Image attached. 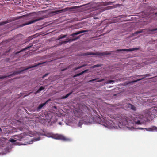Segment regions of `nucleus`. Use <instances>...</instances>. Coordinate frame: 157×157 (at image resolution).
Masks as SVG:
<instances>
[{"mask_svg": "<svg viewBox=\"0 0 157 157\" xmlns=\"http://www.w3.org/2000/svg\"><path fill=\"white\" fill-rule=\"evenodd\" d=\"M124 51H128V49H117L116 51H111L110 52L105 51L101 53L98 52H96L94 53L88 52L86 53L85 55H92L103 56L104 55H108L111 54L113 52L118 53L119 52H120Z\"/></svg>", "mask_w": 157, "mask_h": 157, "instance_id": "nucleus-1", "label": "nucleus"}, {"mask_svg": "<svg viewBox=\"0 0 157 157\" xmlns=\"http://www.w3.org/2000/svg\"><path fill=\"white\" fill-rule=\"evenodd\" d=\"M48 135H49L47 136V137H51L55 139L60 140L66 142H69L71 141L70 138H67L62 135L58 134H54L51 133H48Z\"/></svg>", "mask_w": 157, "mask_h": 157, "instance_id": "nucleus-2", "label": "nucleus"}, {"mask_svg": "<svg viewBox=\"0 0 157 157\" xmlns=\"http://www.w3.org/2000/svg\"><path fill=\"white\" fill-rule=\"evenodd\" d=\"M44 63V62H43L42 63H39L38 64H36V65H35L34 66H32L29 67H28V68L25 69H24L23 70H22L21 71H19V70L17 71H15L14 72V73L13 74H11L8 76H2V77H0V79L4 78H5L7 77H11V76H12L13 75H17V74L20 73H21V72H22L24 70H26L29 69L31 68H32L33 67H34L36 66H38Z\"/></svg>", "mask_w": 157, "mask_h": 157, "instance_id": "nucleus-3", "label": "nucleus"}, {"mask_svg": "<svg viewBox=\"0 0 157 157\" xmlns=\"http://www.w3.org/2000/svg\"><path fill=\"white\" fill-rule=\"evenodd\" d=\"M36 14L35 13H31L28 15H24L22 16H18L16 17L15 20H17L18 19H19L20 18H24L25 17V19H28L31 18H35V17H32V16H34Z\"/></svg>", "mask_w": 157, "mask_h": 157, "instance_id": "nucleus-4", "label": "nucleus"}, {"mask_svg": "<svg viewBox=\"0 0 157 157\" xmlns=\"http://www.w3.org/2000/svg\"><path fill=\"white\" fill-rule=\"evenodd\" d=\"M116 1L109 2H99L97 3H94V6H106L107 5L112 4L113 3H115Z\"/></svg>", "mask_w": 157, "mask_h": 157, "instance_id": "nucleus-5", "label": "nucleus"}, {"mask_svg": "<svg viewBox=\"0 0 157 157\" xmlns=\"http://www.w3.org/2000/svg\"><path fill=\"white\" fill-rule=\"evenodd\" d=\"M43 17H40L39 18H37V19H36L35 20H32V21H29V22H27V23H24V24H22L20 26H19V27H23L24 26H25V25H29V24H31L32 23H34V22H36L38 21H40V20H41L42 19H43Z\"/></svg>", "mask_w": 157, "mask_h": 157, "instance_id": "nucleus-6", "label": "nucleus"}, {"mask_svg": "<svg viewBox=\"0 0 157 157\" xmlns=\"http://www.w3.org/2000/svg\"><path fill=\"white\" fill-rule=\"evenodd\" d=\"M150 76V75H149V74H145V75H138L137 76L141 77V76H144V77H143L142 78H139V79H138L137 80L132 81L131 82H128V85L130 83H131L135 82H137L138 81H140L141 80L143 79L146 77H148V76Z\"/></svg>", "mask_w": 157, "mask_h": 157, "instance_id": "nucleus-7", "label": "nucleus"}, {"mask_svg": "<svg viewBox=\"0 0 157 157\" xmlns=\"http://www.w3.org/2000/svg\"><path fill=\"white\" fill-rule=\"evenodd\" d=\"M82 35H80L77 37L73 38H72V39H67L65 41H63L61 43V44H65L67 42H69V41H74L75 40H76L79 39L81 37V36Z\"/></svg>", "mask_w": 157, "mask_h": 157, "instance_id": "nucleus-8", "label": "nucleus"}, {"mask_svg": "<svg viewBox=\"0 0 157 157\" xmlns=\"http://www.w3.org/2000/svg\"><path fill=\"white\" fill-rule=\"evenodd\" d=\"M90 30H82L80 31H78L77 32L75 33H74L72 34L71 35V36H72L73 37H74V36L75 35H77L80 33H84L87 32L89 31Z\"/></svg>", "mask_w": 157, "mask_h": 157, "instance_id": "nucleus-9", "label": "nucleus"}, {"mask_svg": "<svg viewBox=\"0 0 157 157\" xmlns=\"http://www.w3.org/2000/svg\"><path fill=\"white\" fill-rule=\"evenodd\" d=\"M123 5L121 4H117L116 5L112 6H107L106 7V10H109L111 9H112L115 8H117V7H120V6H122Z\"/></svg>", "mask_w": 157, "mask_h": 157, "instance_id": "nucleus-10", "label": "nucleus"}, {"mask_svg": "<svg viewBox=\"0 0 157 157\" xmlns=\"http://www.w3.org/2000/svg\"><path fill=\"white\" fill-rule=\"evenodd\" d=\"M126 118L127 117L122 118L120 121V123L122 124L123 126H126L128 124V120Z\"/></svg>", "mask_w": 157, "mask_h": 157, "instance_id": "nucleus-11", "label": "nucleus"}, {"mask_svg": "<svg viewBox=\"0 0 157 157\" xmlns=\"http://www.w3.org/2000/svg\"><path fill=\"white\" fill-rule=\"evenodd\" d=\"M126 15H123L117 17V18H118V19L120 21L123 22L127 21V20L126 19Z\"/></svg>", "mask_w": 157, "mask_h": 157, "instance_id": "nucleus-12", "label": "nucleus"}, {"mask_svg": "<svg viewBox=\"0 0 157 157\" xmlns=\"http://www.w3.org/2000/svg\"><path fill=\"white\" fill-rule=\"evenodd\" d=\"M49 101L48 100H47V101H46L44 103L42 104H40L38 107L36 109V110L37 112H39L40 111V109L44 105H46L47 102H48Z\"/></svg>", "mask_w": 157, "mask_h": 157, "instance_id": "nucleus-13", "label": "nucleus"}, {"mask_svg": "<svg viewBox=\"0 0 157 157\" xmlns=\"http://www.w3.org/2000/svg\"><path fill=\"white\" fill-rule=\"evenodd\" d=\"M12 21V20L11 19H8L6 21H3L0 22V26L2 25H3L6 24H7L8 23L11 22Z\"/></svg>", "mask_w": 157, "mask_h": 157, "instance_id": "nucleus-14", "label": "nucleus"}, {"mask_svg": "<svg viewBox=\"0 0 157 157\" xmlns=\"http://www.w3.org/2000/svg\"><path fill=\"white\" fill-rule=\"evenodd\" d=\"M128 108H130L133 110H136V107L134 105H133L130 104H128Z\"/></svg>", "mask_w": 157, "mask_h": 157, "instance_id": "nucleus-15", "label": "nucleus"}, {"mask_svg": "<svg viewBox=\"0 0 157 157\" xmlns=\"http://www.w3.org/2000/svg\"><path fill=\"white\" fill-rule=\"evenodd\" d=\"M32 46V45H31L29 46H28V47H27L25 48H24V49L21 50L20 51H18V52H17L16 53H15V55H17V54L23 51H25L27 49H28V48H30Z\"/></svg>", "mask_w": 157, "mask_h": 157, "instance_id": "nucleus-16", "label": "nucleus"}, {"mask_svg": "<svg viewBox=\"0 0 157 157\" xmlns=\"http://www.w3.org/2000/svg\"><path fill=\"white\" fill-rule=\"evenodd\" d=\"M45 86H41L40 87L36 92L35 94H36L37 93H39L40 91L42 90H43L45 89Z\"/></svg>", "mask_w": 157, "mask_h": 157, "instance_id": "nucleus-17", "label": "nucleus"}, {"mask_svg": "<svg viewBox=\"0 0 157 157\" xmlns=\"http://www.w3.org/2000/svg\"><path fill=\"white\" fill-rule=\"evenodd\" d=\"M72 93V92H71L67 94L66 95L63 96L62 97V99H65L66 98H67Z\"/></svg>", "mask_w": 157, "mask_h": 157, "instance_id": "nucleus-18", "label": "nucleus"}, {"mask_svg": "<svg viewBox=\"0 0 157 157\" xmlns=\"http://www.w3.org/2000/svg\"><path fill=\"white\" fill-rule=\"evenodd\" d=\"M72 93V92H71L67 94L66 95L63 96L62 97V99H65L66 98H67Z\"/></svg>", "mask_w": 157, "mask_h": 157, "instance_id": "nucleus-19", "label": "nucleus"}, {"mask_svg": "<svg viewBox=\"0 0 157 157\" xmlns=\"http://www.w3.org/2000/svg\"><path fill=\"white\" fill-rule=\"evenodd\" d=\"M140 49L139 48H130L129 49H128V51H132L134 50H137Z\"/></svg>", "mask_w": 157, "mask_h": 157, "instance_id": "nucleus-20", "label": "nucleus"}, {"mask_svg": "<svg viewBox=\"0 0 157 157\" xmlns=\"http://www.w3.org/2000/svg\"><path fill=\"white\" fill-rule=\"evenodd\" d=\"M86 64H84L83 65L77 67L75 68V70H77L78 69H80L86 66Z\"/></svg>", "mask_w": 157, "mask_h": 157, "instance_id": "nucleus-21", "label": "nucleus"}, {"mask_svg": "<svg viewBox=\"0 0 157 157\" xmlns=\"http://www.w3.org/2000/svg\"><path fill=\"white\" fill-rule=\"evenodd\" d=\"M100 66H101L99 64H97V65H93V66H91L90 67V68H95L96 67H100Z\"/></svg>", "mask_w": 157, "mask_h": 157, "instance_id": "nucleus-22", "label": "nucleus"}, {"mask_svg": "<svg viewBox=\"0 0 157 157\" xmlns=\"http://www.w3.org/2000/svg\"><path fill=\"white\" fill-rule=\"evenodd\" d=\"M66 36V35H61L59 36V39H60L64 38H65Z\"/></svg>", "mask_w": 157, "mask_h": 157, "instance_id": "nucleus-23", "label": "nucleus"}, {"mask_svg": "<svg viewBox=\"0 0 157 157\" xmlns=\"http://www.w3.org/2000/svg\"><path fill=\"white\" fill-rule=\"evenodd\" d=\"M64 10L63 9H62L61 10H58V11L56 12H56V13H60L63 12Z\"/></svg>", "mask_w": 157, "mask_h": 157, "instance_id": "nucleus-24", "label": "nucleus"}, {"mask_svg": "<svg viewBox=\"0 0 157 157\" xmlns=\"http://www.w3.org/2000/svg\"><path fill=\"white\" fill-rule=\"evenodd\" d=\"M152 131H157V127L155 126H153L152 128Z\"/></svg>", "mask_w": 157, "mask_h": 157, "instance_id": "nucleus-25", "label": "nucleus"}, {"mask_svg": "<svg viewBox=\"0 0 157 157\" xmlns=\"http://www.w3.org/2000/svg\"><path fill=\"white\" fill-rule=\"evenodd\" d=\"M82 75V73L81 72L78 74H76L74 76V77H77V76H79Z\"/></svg>", "mask_w": 157, "mask_h": 157, "instance_id": "nucleus-26", "label": "nucleus"}, {"mask_svg": "<svg viewBox=\"0 0 157 157\" xmlns=\"http://www.w3.org/2000/svg\"><path fill=\"white\" fill-rule=\"evenodd\" d=\"M114 80H108L107 81L106 83H110L113 82H114Z\"/></svg>", "mask_w": 157, "mask_h": 157, "instance_id": "nucleus-27", "label": "nucleus"}, {"mask_svg": "<svg viewBox=\"0 0 157 157\" xmlns=\"http://www.w3.org/2000/svg\"><path fill=\"white\" fill-rule=\"evenodd\" d=\"M135 123L138 125H140L141 124L140 122V121L139 120H138L137 121L135 122Z\"/></svg>", "mask_w": 157, "mask_h": 157, "instance_id": "nucleus-28", "label": "nucleus"}, {"mask_svg": "<svg viewBox=\"0 0 157 157\" xmlns=\"http://www.w3.org/2000/svg\"><path fill=\"white\" fill-rule=\"evenodd\" d=\"M145 129L148 131H152V129L151 128H145Z\"/></svg>", "mask_w": 157, "mask_h": 157, "instance_id": "nucleus-29", "label": "nucleus"}, {"mask_svg": "<svg viewBox=\"0 0 157 157\" xmlns=\"http://www.w3.org/2000/svg\"><path fill=\"white\" fill-rule=\"evenodd\" d=\"M88 71V69H86V70H84L83 71H82L81 72L82 73V74L85 73H86L87 72V71Z\"/></svg>", "mask_w": 157, "mask_h": 157, "instance_id": "nucleus-30", "label": "nucleus"}, {"mask_svg": "<svg viewBox=\"0 0 157 157\" xmlns=\"http://www.w3.org/2000/svg\"><path fill=\"white\" fill-rule=\"evenodd\" d=\"M142 32V31H137L133 35H135V34H138V33H141Z\"/></svg>", "mask_w": 157, "mask_h": 157, "instance_id": "nucleus-31", "label": "nucleus"}, {"mask_svg": "<svg viewBox=\"0 0 157 157\" xmlns=\"http://www.w3.org/2000/svg\"><path fill=\"white\" fill-rule=\"evenodd\" d=\"M98 79V78H94V79L90 80L89 81V82H91L94 81Z\"/></svg>", "mask_w": 157, "mask_h": 157, "instance_id": "nucleus-32", "label": "nucleus"}, {"mask_svg": "<svg viewBox=\"0 0 157 157\" xmlns=\"http://www.w3.org/2000/svg\"><path fill=\"white\" fill-rule=\"evenodd\" d=\"M48 73H46V74H45V75H43V76L42 77V78H44L45 77H46L47 76H48Z\"/></svg>", "mask_w": 157, "mask_h": 157, "instance_id": "nucleus-33", "label": "nucleus"}, {"mask_svg": "<svg viewBox=\"0 0 157 157\" xmlns=\"http://www.w3.org/2000/svg\"><path fill=\"white\" fill-rule=\"evenodd\" d=\"M10 141L12 142H15V140L14 139H12L10 140Z\"/></svg>", "mask_w": 157, "mask_h": 157, "instance_id": "nucleus-34", "label": "nucleus"}, {"mask_svg": "<svg viewBox=\"0 0 157 157\" xmlns=\"http://www.w3.org/2000/svg\"><path fill=\"white\" fill-rule=\"evenodd\" d=\"M104 80V79H101L100 80H99L97 81V82H101L103 81Z\"/></svg>", "mask_w": 157, "mask_h": 157, "instance_id": "nucleus-35", "label": "nucleus"}, {"mask_svg": "<svg viewBox=\"0 0 157 157\" xmlns=\"http://www.w3.org/2000/svg\"><path fill=\"white\" fill-rule=\"evenodd\" d=\"M156 30H157V28H156V29H152L151 30V31H156Z\"/></svg>", "mask_w": 157, "mask_h": 157, "instance_id": "nucleus-36", "label": "nucleus"}, {"mask_svg": "<svg viewBox=\"0 0 157 157\" xmlns=\"http://www.w3.org/2000/svg\"><path fill=\"white\" fill-rule=\"evenodd\" d=\"M67 69V68H65V69H63L61 70V71H65V70H66Z\"/></svg>", "mask_w": 157, "mask_h": 157, "instance_id": "nucleus-37", "label": "nucleus"}, {"mask_svg": "<svg viewBox=\"0 0 157 157\" xmlns=\"http://www.w3.org/2000/svg\"><path fill=\"white\" fill-rule=\"evenodd\" d=\"M108 29V26H106L104 28V29Z\"/></svg>", "mask_w": 157, "mask_h": 157, "instance_id": "nucleus-38", "label": "nucleus"}, {"mask_svg": "<svg viewBox=\"0 0 157 157\" xmlns=\"http://www.w3.org/2000/svg\"><path fill=\"white\" fill-rule=\"evenodd\" d=\"M145 128H139V129H145Z\"/></svg>", "mask_w": 157, "mask_h": 157, "instance_id": "nucleus-39", "label": "nucleus"}, {"mask_svg": "<svg viewBox=\"0 0 157 157\" xmlns=\"http://www.w3.org/2000/svg\"><path fill=\"white\" fill-rule=\"evenodd\" d=\"M29 38H30V39L33 38L32 37H31V36L29 37Z\"/></svg>", "mask_w": 157, "mask_h": 157, "instance_id": "nucleus-40", "label": "nucleus"}, {"mask_svg": "<svg viewBox=\"0 0 157 157\" xmlns=\"http://www.w3.org/2000/svg\"><path fill=\"white\" fill-rule=\"evenodd\" d=\"M38 140H40V138H37Z\"/></svg>", "mask_w": 157, "mask_h": 157, "instance_id": "nucleus-41", "label": "nucleus"}, {"mask_svg": "<svg viewBox=\"0 0 157 157\" xmlns=\"http://www.w3.org/2000/svg\"><path fill=\"white\" fill-rule=\"evenodd\" d=\"M155 15H157V12H156V13H155Z\"/></svg>", "mask_w": 157, "mask_h": 157, "instance_id": "nucleus-42", "label": "nucleus"}, {"mask_svg": "<svg viewBox=\"0 0 157 157\" xmlns=\"http://www.w3.org/2000/svg\"><path fill=\"white\" fill-rule=\"evenodd\" d=\"M59 123V124H61V123H60V122Z\"/></svg>", "mask_w": 157, "mask_h": 157, "instance_id": "nucleus-43", "label": "nucleus"}, {"mask_svg": "<svg viewBox=\"0 0 157 157\" xmlns=\"http://www.w3.org/2000/svg\"><path fill=\"white\" fill-rule=\"evenodd\" d=\"M117 22V21H114V22Z\"/></svg>", "mask_w": 157, "mask_h": 157, "instance_id": "nucleus-44", "label": "nucleus"}, {"mask_svg": "<svg viewBox=\"0 0 157 157\" xmlns=\"http://www.w3.org/2000/svg\"><path fill=\"white\" fill-rule=\"evenodd\" d=\"M0 130L1 131V129L0 128Z\"/></svg>", "mask_w": 157, "mask_h": 157, "instance_id": "nucleus-45", "label": "nucleus"}]
</instances>
